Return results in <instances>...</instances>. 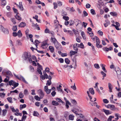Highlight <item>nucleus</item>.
Wrapping results in <instances>:
<instances>
[{
	"instance_id": "79ce46f5",
	"label": "nucleus",
	"mask_w": 121,
	"mask_h": 121,
	"mask_svg": "<svg viewBox=\"0 0 121 121\" xmlns=\"http://www.w3.org/2000/svg\"><path fill=\"white\" fill-rule=\"evenodd\" d=\"M35 45L36 46V47L37 48V46L38 45V44L39 43V42L38 40H36L35 41Z\"/></svg>"
},
{
	"instance_id": "6ab92c4d",
	"label": "nucleus",
	"mask_w": 121,
	"mask_h": 121,
	"mask_svg": "<svg viewBox=\"0 0 121 121\" xmlns=\"http://www.w3.org/2000/svg\"><path fill=\"white\" fill-rule=\"evenodd\" d=\"M105 22H106V23L104 24V26L105 27H106L110 24V22L108 20H106Z\"/></svg>"
},
{
	"instance_id": "a211bd4d",
	"label": "nucleus",
	"mask_w": 121,
	"mask_h": 121,
	"mask_svg": "<svg viewBox=\"0 0 121 121\" xmlns=\"http://www.w3.org/2000/svg\"><path fill=\"white\" fill-rule=\"evenodd\" d=\"M49 50L52 53H53L54 52V49L53 47L51 46H49Z\"/></svg>"
},
{
	"instance_id": "bf43d9fd",
	"label": "nucleus",
	"mask_w": 121,
	"mask_h": 121,
	"mask_svg": "<svg viewBox=\"0 0 121 121\" xmlns=\"http://www.w3.org/2000/svg\"><path fill=\"white\" fill-rule=\"evenodd\" d=\"M101 74L103 75V77L104 78L106 76V74L105 73H104L102 71L101 72Z\"/></svg>"
},
{
	"instance_id": "a18cd8bd",
	"label": "nucleus",
	"mask_w": 121,
	"mask_h": 121,
	"mask_svg": "<svg viewBox=\"0 0 121 121\" xmlns=\"http://www.w3.org/2000/svg\"><path fill=\"white\" fill-rule=\"evenodd\" d=\"M114 117L113 116H110L108 118L107 121H111L112 120V118Z\"/></svg>"
},
{
	"instance_id": "393cba45",
	"label": "nucleus",
	"mask_w": 121,
	"mask_h": 121,
	"mask_svg": "<svg viewBox=\"0 0 121 121\" xmlns=\"http://www.w3.org/2000/svg\"><path fill=\"white\" fill-rule=\"evenodd\" d=\"M7 99L8 101L10 103H12L13 102L12 101V99L11 97H9L7 98Z\"/></svg>"
},
{
	"instance_id": "2f4dec72",
	"label": "nucleus",
	"mask_w": 121,
	"mask_h": 121,
	"mask_svg": "<svg viewBox=\"0 0 121 121\" xmlns=\"http://www.w3.org/2000/svg\"><path fill=\"white\" fill-rule=\"evenodd\" d=\"M44 76L46 78V79L48 78L49 80H51L52 79V77L50 75L49 76V77H48V76L47 74H46V75H45Z\"/></svg>"
},
{
	"instance_id": "f3484780",
	"label": "nucleus",
	"mask_w": 121,
	"mask_h": 121,
	"mask_svg": "<svg viewBox=\"0 0 121 121\" xmlns=\"http://www.w3.org/2000/svg\"><path fill=\"white\" fill-rule=\"evenodd\" d=\"M81 35L83 39H86V37L84 32L83 31H82L81 32Z\"/></svg>"
},
{
	"instance_id": "58836bf2",
	"label": "nucleus",
	"mask_w": 121,
	"mask_h": 121,
	"mask_svg": "<svg viewBox=\"0 0 121 121\" xmlns=\"http://www.w3.org/2000/svg\"><path fill=\"white\" fill-rule=\"evenodd\" d=\"M91 13L93 15H95L96 14L95 11L93 9H91Z\"/></svg>"
},
{
	"instance_id": "1a4fd4ad",
	"label": "nucleus",
	"mask_w": 121,
	"mask_h": 121,
	"mask_svg": "<svg viewBox=\"0 0 121 121\" xmlns=\"http://www.w3.org/2000/svg\"><path fill=\"white\" fill-rule=\"evenodd\" d=\"M5 71L6 70H3L2 72V73H5ZM6 73L8 75H9L10 76H12L13 75L11 72L10 71H7L6 72Z\"/></svg>"
},
{
	"instance_id": "aec40b11",
	"label": "nucleus",
	"mask_w": 121,
	"mask_h": 121,
	"mask_svg": "<svg viewBox=\"0 0 121 121\" xmlns=\"http://www.w3.org/2000/svg\"><path fill=\"white\" fill-rule=\"evenodd\" d=\"M26 107V105L25 104L23 105H20V110H22L23 108H25Z\"/></svg>"
},
{
	"instance_id": "ea45409f",
	"label": "nucleus",
	"mask_w": 121,
	"mask_h": 121,
	"mask_svg": "<svg viewBox=\"0 0 121 121\" xmlns=\"http://www.w3.org/2000/svg\"><path fill=\"white\" fill-rule=\"evenodd\" d=\"M73 31L75 35H77V34H79L78 31L75 29H73Z\"/></svg>"
},
{
	"instance_id": "8fccbe9b",
	"label": "nucleus",
	"mask_w": 121,
	"mask_h": 121,
	"mask_svg": "<svg viewBox=\"0 0 121 121\" xmlns=\"http://www.w3.org/2000/svg\"><path fill=\"white\" fill-rule=\"evenodd\" d=\"M51 80H49V81L48 80L47 82L46 85L48 86H49L51 84Z\"/></svg>"
},
{
	"instance_id": "f257e3e1",
	"label": "nucleus",
	"mask_w": 121,
	"mask_h": 121,
	"mask_svg": "<svg viewBox=\"0 0 121 121\" xmlns=\"http://www.w3.org/2000/svg\"><path fill=\"white\" fill-rule=\"evenodd\" d=\"M22 57L24 60H28L30 63L32 62L31 56L30 55H28L27 52H24L22 55Z\"/></svg>"
},
{
	"instance_id": "3c124183",
	"label": "nucleus",
	"mask_w": 121,
	"mask_h": 121,
	"mask_svg": "<svg viewBox=\"0 0 121 121\" xmlns=\"http://www.w3.org/2000/svg\"><path fill=\"white\" fill-rule=\"evenodd\" d=\"M101 66H102V69L105 72H107V70H106L104 66H103V64H101L100 65Z\"/></svg>"
},
{
	"instance_id": "f03ea898",
	"label": "nucleus",
	"mask_w": 121,
	"mask_h": 121,
	"mask_svg": "<svg viewBox=\"0 0 121 121\" xmlns=\"http://www.w3.org/2000/svg\"><path fill=\"white\" fill-rule=\"evenodd\" d=\"M96 46L98 48H101L102 47V46L101 45H100V41L99 38L97 37H96Z\"/></svg>"
},
{
	"instance_id": "864d4df0",
	"label": "nucleus",
	"mask_w": 121,
	"mask_h": 121,
	"mask_svg": "<svg viewBox=\"0 0 121 121\" xmlns=\"http://www.w3.org/2000/svg\"><path fill=\"white\" fill-rule=\"evenodd\" d=\"M103 102L105 104H107L108 103V101L106 99H103Z\"/></svg>"
},
{
	"instance_id": "052dcab7",
	"label": "nucleus",
	"mask_w": 121,
	"mask_h": 121,
	"mask_svg": "<svg viewBox=\"0 0 121 121\" xmlns=\"http://www.w3.org/2000/svg\"><path fill=\"white\" fill-rule=\"evenodd\" d=\"M49 30L48 28L44 30V32L46 33H48L49 32Z\"/></svg>"
},
{
	"instance_id": "dca6fc26",
	"label": "nucleus",
	"mask_w": 121,
	"mask_h": 121,
	"mask_svg": "<svg viewBox=\"0 0 121 121\" xmlns=\"http://www.w3.org/2000/svg\"><path fill=\"white\" fill-rule=\"evenodd\" d=\"M74 116L73 114H70L69 116V119L70 120H74Z\"/></svg>"
},
{
	"instance_id": "f704fd0d",
	"label": "nucleus",
	"mask_w": 121,
	"mask_h": 121,
	"mask_svg": "<svg viewBox=\"0 0 121 121\" xmlns=\"http://www.w3.org/2000/svg\"><path fill=\"white\" fill-rule=\"evenodd\" d=\"M11 20L14 24H16V22L15 21V18H11Z\"/></svg>"
},
{
	"instance_id": "423d86ee",
	"label": "nucleus",
	"mask_w": 121,
	"mask_h": 121,
	"mask_svg": "<svg viewBox=\"0 0 121 121\" xmlns=\"http://www.w3.org/2000/svg\"><path fill=\"white\" fill-rule=\"evenodd\" d=\"M48 45L46 42H43L41 45V47L43 49H45L47 48L48 46Z\"/></svg>"
},
{
	"instance_id": "c03bdc74",
	"label": "nucleus",
	"mask_w": 121,
	"mask_h": 121,
	"mask_svg": "<svg viewBox=\"0 0 121 121\" xmlns=\"http://www.w3.org/2000/svg\"><path fill=\"white\" fill-rule=\"evenodd\" d=\"M67 13L64 11H63L62 13V15L63 16H67Z\"/></svg>"
},
{
	"instance_id": "49530a36",
	"label": "nucleus",
	"mask_w": 121,
	"mask_h": 121,
	"mask_svg": "<svg viewBox=\"0 0 121 121\" xmlns=\"http://www.w3.org/2000/svg\"><path fill=\"white\" fill-rule=\"evenodd\" d=\"M5 95V93L4 92L0 93V96L1 98H4Z\"/></svg>"
},
{
	"instance_id": "69168bd1",
	"label": "nucleus",
	"mask_w": 121,
	"mask_h": 121,
	"mask_svg": "<svg viewBox=\"0 0 121 121\" xmlns=\"http://www.w3.org/2000/svg\"><path fill=\"white\" fill-rule=\"evenodd\" d=\"M29 30L28 29H27L26 30V31H25V34L26 35V36H27V35H28L29 34Z\"/></svg>"
},
{
	"instance_id": "7ed1b4c3",
	"label": "nucleus",
	"mask_w": 121,
	"mask_h": 121,
	"mask_svg": "<svg viewBox=\"0 0 121 121\" xmlns=\"http://www.w3.org/2000/svg\"><path fill=\"white\" fill-rule=\"evenodd\" d=\"M38 93L40 96V97L42 99L44 96V94L42 90L41 89H39L38 91Z\"/></svg>"
},
{
	"instance_id": "cd10ccee",
	"label": "nucleus",
	"mask_w": 121,
	"mask_h": 121,
	"mask_svg": "<svg viewBox=\"0 0 121 121\" xmlns=\"http://www.w3.org/2000/svg\"><path fill=\"white\" fill-rule=\"evenodd\" d=\"M7 110L4 109L2 110V115L3 116H4L6 115L7 113Z\"/></svg>"
},
{
	"instance_id": "a878e982",
	"label": "nucleus",
	"mask_w": 121,
	"mask_h": 121,
	"mask_svg": "<svg viewBox=\"0 0 121 121\" xmlns=\"http://www.w3.org/2000/svg\"><path fill=\"white\" fill-rule=\"evenodd\" d=\"M115 70L118 76L121 75V71L120 69H118L117 70Z\"/></svg>"
},
{
	"instance_id": "7c9ffc66",
	"label": "nucleus",
	"mask_w": 121,
	"mask_h": 121,
	"mask_svg": "<svg viewBox=\"0 0 121 121\" xmlns=\"http://www.w3.org/2000/svg\"><path fill=\"white\" fill-rule=\"evenodd\" d=\"M35 99L39 101L40 100V99H41L40 97H39L38 95L35 96L34 97Z\"/></svg>"
},
{
	"instance_id": "72a5a7b5",
	"label": "nucleus",
	"mask_w": 121,
	"mask_h": 121,
	"mask_svg": "<svg viewBox=\"0 0 121 121\" xmlns=\"http://www.w3.org/2000/svg\"><path fill=\"white\" fill-rule=\"evenodd\" d=\"M17 27L16 26H13L12 30L14 31H16L17 30Z\"/></svg>"
},
{
	"instance_id": "412c9836",
	"label": "nucleus",
	"mask_w": 121,
	"mask_h": 121,
	"mask_svg": "<svg viewBox=\"0 0 121 121\" xmlns=\"http://www.w3.org/2000/svg\"><path fill=\"white\" fill-rule=\"evenodd\" d=\"M17 35L19 37H22V34L20 30H19L17 32Z\"/></svg>"
},
{
	"instance_id": "39448f33",
	"label": "nucleus",
	"mask_w": 121,
	"mask_h": 121,
	"mask_svg": "<svg viewBox=\"0 0 121 121\" xmlns=\"http://www.w3.org/2000/svg\"><path fill=\"white\" fill-rule=\"evenodd\" d=\"M2 30L3 32L5 34H8L9 33V31L6 28H4L3 27L1 26Z\"/></svg>"
},
{
	"instance_id": "5fc2aeb1",
	"label": "nucleus",
	"mask_w": 121,
	"mask_h": 121,
	"mask_svg": "<svg viewBox=\"0 0 121 121\" xmlns=\"http://www.w3.org/2000/svg\"><path fill=\"white\" fill-rule=\"evenodd\" d=\"M56 93V92L54 91L52 92L51 93V95L53 97H54L55 96Z\"/></svg>"
},
{
	"instance_id": "6e6d98bb",
	"label": "nucleus",
	"mask_w": 121,
	"mask_h": 121,
	"mask_svg": "<svg viewBox=\"0 0 121 121\" xmlns=\"http://www.w3.org/2000/svg\"><path fill=\"white\" fill-rule=\"evenodd\" d=\"M72 111L73 112V113H75V114H76L77 115H80L79 114H78V111H75L73 109H72Z\"/></svg>"
},
{
	"instance_id": "c756f323",
	"label": "nucleus",
	"mask_w": 121,
	"mask_h": 121,
	"mask_svg": "<svg viewBox=\"0 0 121 121\" xmlns=\"http://www.w3.org/2000/svg\"><path fill=\"white\" fill-rule=\"evenodd\" d=\"M89 91L91 94L93 95L94 94V91L92 88H90L89 89Z\"/></svg>"
},
{
	"instance_id": "b1692460",
	"label": "nucleus",
	"mask_w": 121,
	"mask_h": 121,
	"mask_svg": "<svg viewBox=\"0 0 121 121\" xmlns=\"http://www.w3.org/2000/svg\"><path fill=\"white\" fill-rule=\"evenodd\" d=\"M1 4L2 5H5L6 4L5 0H1Z\"/></svg>"
},
{
	"instance_id": "09e8293b",
	"label": "nucleus",
	"mask_w": 121,
	"mask_h": 121,
	"mask_svg": "<svg viewBox=\"0 0 121 121\" xmlns=\"http://www.w3.org/2000/svg\"><path fill=\"white\" fill-rule=\"evenodd\" d=\"M97 33L101 36H102L103 35V32L100 30L98 31Z\"/></svg>"
},
{
	"instance_id": "a19ab883",
	"label": "nucleus",
	"mask_w": 121,
	"mask_h": 121,
	"mask_svg": "<svg viewBox=\"0 0 121 121\" xmlns=\"http://www.w3.org/2000/svg\"><path fill=\"white\" fill-rule=\"evenodd\" d=\"M65 61L67 64H69L70 62L68 58H66L65 59Z\"/></svg>"
},
{
	"instance_id": "5701e85b",
	"label": "nucleus",
	"mask_w": 121,
	"mask_h": 121,
	"mask_svg": "<svg viewBox=\"0 0 121 121\" xmlns=\"http://www.w3.org/2000/svg\"><path fill=\"white\" fill-rule=\"evenodd\" d=\"M52 105L55 106H57L59 104L58 102L54 100H53L52 101Z\"/></svg>"
},
{
	"instance_id": "c85d7f7f",
	"label": "nucleus",
	"mask_w": 121,
	"mask_h": 121,
	"mask_svg": "<svg viewBox=\"0 0 121 121\" xmlns=\"http://www.w3.org/2000/svg\"><path fill=\"white\" fill-rule=\"evenodd\" d=\"M71 56L74 55L75 54L77 53V52L76 51H73L72 50L70 51V52Z\"/></svg>"
},
{
	"instance_id": "4d7b16f0",
	"label": "nucleus",
	"mask_w": 121,
	"mask_h": 121,
	"mask_svg": "<svg viewBox=\"0 0 121 121\" xmlns=\"http://www.w3.org/2000/svg\"><path fill=\"white\" fill-rule=\"evenodd\" d=\"M94 66L97 69H99V67L98 64H94Z\"/></svg>"
},
{
	"instance_id": "473e14b6",
	"label": "nucleus",
	"mask_w": 121,
	"mask_h": 121,
	"mask_svg": "<svg viewBox=\"0 0 121 121\" xmlns=\"http://www.w3.org/2000/svg\"><path fill=\"white\" fill-rule=\"evenodd\" d=\"M15 82L12 80H10L9 82V84L10 86H11L12 85L13 86V84Z\"/></svg>"
},
{
	"instance_id": "6e6552de",
	"label": "nucleus",
	"mask_w": 121,
	"mask_h": 121,
	"mask_svg": "<svg viewBox=\"0 0 121 121\" xmlns=\"http://www.w3.org/2000/svg\"><path fill=\"white\" fill-rule=\"evenodd\" d=\"M54 43L56 48L57 49H59L60 47H61L60 44L57 41Z\"/></svg>"
},
{
	"instance_id": "4c0bfd02",
	"label": "nucleus",
	"mask_w": 121,
	"mask_h": 121,
	"mask_svg": "<svg viewBox=\"0 0 121 121\" xmlns=\"http://www.w3.org/2000/svg\"><path fill=\"white\" fill-rule=\"evenodd\" d=\"M63 18L65 20L67 21L69 19V18L68 16H64L63 17Z\"/></svg>"
},
{
	"instance_id": "bb28decb",
	"label": "nucleus",
	"mask_w": 121,
	"mask_h": 121,
	"mask_svg": "<svg viewBox=\"0 0 121 121\" xmlns=\"http://www.w3.org/2000/svg\"><path fill=\"white\" fill-rule=\"evenodd\" d=\"M110 14L111 15L113 16H116L117 15V13L114 12H111L110 13Z\"/></svg>"
},
{
	"instance_id": "e2e57ef3",
	"label": "nucleus",
	"mask_w": 121,
	"mask_h": 121,
	"mask_svg": "<svg viewBox=\"0 0 121 121\" xmlns=\"http://www.w3.org/2000/svg\"><path fill=\"white\" fill-rule=\"evenodd\" d=\"M57 89L58 91L60 92H62V93H63L62 90V89H61L60 88L57 87Z\"/></svg>"
},
{
	"instance_id": "e433bc0d",
	"label": "nucleus",
	"mask_w": 121,
	"mask_h": 121,
	"mask_svg": "<svg viewBox=\"0 0 121 121\" xmlns=\"http://www.w3.org/2000/svg\"><path fill=\"white\" fill-rule=\"evenodd\" d=\"M51 39L52 40V41L53 42V43L57 41L55 38L51 37Z\"/></svg>"
},
{
	"instance_id": "680f3d73",
	"label": "nucleus",
	"mask_w": 121,
	"mask_h": 121,
	"mask_svg": "<svg viewBox=\"0 0 121 121\" xmlns=\"http://www.w3.org/2000/svg\"><path fill=\"white\" fill-rule=\"evenodd\" d=\"M80 108L78 107H77L76 108H74L73 109L75 111H79V108Z\"/></svg>"
},
{
	"instance_id": "2eb2a0df",
	"label": "nucleus",
	"mask_w": 121,
	"mask_h": 121,
	"mask_svg": "<svg viewBox=\"0 0 121 121\" xmlns=\"http://www.w3.org/2000/svg\"><path fill=\"white\" fill-rule=\"evenodd\" d=\"M19 80H22L24 82L26 83L27 84L28 83L25 80L24 78L21 75L20 76V78Z\"/></svg>"
},
{
	"instance_id": "9b49d317",
	"label": "nucleus",
	"mask_w": 121,
	"mask_h": 121,
	"mask_svg": "<svg viewBox=\"0 0 121 121\" xmlns=\"http://www.w3.org/2000/svg\"><path fill=\"white\" fill-rule=\"evenodd\" d=\"M108 87L109 89V91L110 92H112V90L113 89V86L110 83H108Z\"/></svg>"
},
{
	"instance_id": "0eeeda50",
	"label": "nucleus",
	"mask_w": 121,
	"mask_h": 121,
	"mask_svg": "<svg viewBox=\"0 0 121 121\" xmlns=\"http://www.w3.org/2000/svg\"><path fill=\"white\" fill-rule=\"evenodd\" d=\"M54 43L56 48L57 49H59L60 47H61L60 44L57 41Z\"/></svg>"
},
{
	"instance_id": "4468645a",
	"label": "nucleus",
	"mask_w": 121,
	"mask_h": 121,
	"mask_svg": "<svg viewBox=\"0 0 121 121\" xmlns=\"http://www.w3.org/2000/svg\"><path fill=\"white\" fill-rule=\"evenodd\" d=\"M19 7L20 10L22 11H23L24 10V8L22 4V2H20L19 3Z\"/></svg>"
},
{
	"instance_id": "603ef678",
	"label": "nucleus",
	"mask_w": 121,
	"mask_h": 121,
	"mask_svg": "<svg viewBox=\"0 0 121 121\" xmlns=\"http://www.w3.org/2000/svg\"><path fill=\"white\" fill-rule=\"evenodd\" d=\"M19 96L20 98H22L23 97L24 95L22 92H20L19 94Z\"/></svg>"
},
{
	"instance_id": "338daca9",
	"label": "nucleus",
	"mask_w": 121,
	"mask_h": 121,
	"mask_svg": "<svg viewBox=\"0 0 121 121\" xmlns=\"http://www.w3.org/2000/svg\"><path fill=\"white\" fill-rule=\"evenodd\" d=\"M86 7L87 9H88L90 8L91 6V5L89 4H87L86 5Z\"/></svg>"
},
{
	"instance_id": "f8f14e48",
	"label": "nucleus",
	"mask_w": 121,
	"mask_h": 121,
	"mask_svg": "<svg viewBox=\"0 0 121 121\" xmlns=\"http://www.w3.org/2000/svg\"><path fill=\"white\" fill-rule=\"evenodd\" d=\"M103 110L107 115H108L111 113V112H110L111 111L108 110H106L104 109H103Z\"/></svg>"
},
{
	"instance_id": "774afa93",
	"label": "nucleus",
	"mask_w": 121,
	"mask_h": 121,
	"mask_svg": "<svg viewBox=\"0 0 121 121\" xmlns=\"http://www.w3.org/2000/svg\"><path fill=\"white\" fill-rule=\"evenodd\" d=\"M58 60H59L60 62L61 63H63L64 62V60L62 58L58 59Z\"/></svg>"
},
{
	"instance_id": "4be33fe9",
	"label": "nucleus",
	"mask_w": 121,
	"mask_h": 121,
	"mask_svg": "<svg viewBox=\"0 0 121 121\" xmlns=\"http://www.w3.org/2000/svg\"><path fill=\"white\" fill-rule=\"evenodd\" d=\"M33 115L35 116L38 117L39 114V113L37 111H34L33 112Z\"/></svg>"
},
{
	"instance_id": "0e129e2a",
	"label": "nucleus",
	"mask_w": 121,
	"mask_h": 121,
	"mask_svg": "<svg viewBox=\"0 0 121 121\" xmlns=\"http://www.w3.org/2000/svg\"><path fill=\"white\" fill-rule=\"evenodd\" d=\"M71 88H72L74 90H76V87L75 86V84L74 83V85L73 86H71Z\"/></svg>"
},
{
	"instance_id": "20e7f679",
	"label": "nucleus",
	"mask_w": 121,
	"mask_h": 121,
	"mask_svg": "<svg viewBox=\"0 0 121 121\" xmlns=\"http://www.w3.org/2000/svg\"><path fill=\"white\" fill-rule=\"evenodd\" d=\"M105 107L107 108H110L112 110H113L116 108L114 105L110 104H108L107 105H106Z\"/></svg>"
},
{
	"instance_id": "c9c22d12",
	"label": "nucleus",
	"mask_w": 121,
	"mask_h": 121,
	"mask_svg": "<svg viewBox=\"0 0 121 121\" xmlns=\"http://www.w3.org/2000/svg\"><path fill=\"white\" fill-rule=\"evenodd\" d=\"M71 101L72 103L75 105H76L77 104L76 101L74 99H71Z\"/></svg>"
},
{
	"instance_id": "9d476101",
	"label": "nucleus",
	"mask_w": 121,
	"mask_h": 121,
	"mask_svg": "<svg viewBox=\"0 0 121 121\" xmlns=\"http://www.w3.org/2000/svg\"><path fill=\"white\" fill-rule=\"evenodd\" d=\"M16 18L18 20H21L22 18L20 17V15L19 14V13L16 14V15L15 16Z\"/></svg>"
},
{
	"instance_id": "37998d69",
	"label": "nucleus",
	"mask_w": 121,
	"mask_h": 121,
	"mask_svg": "<svg viewBox=\"0 0 121 121\" xmlns=\"http://www.w3.org/2000/svg\"><path fill=\"white\" fill-rule=\"evenodd\" d=\"M29 68L31 72H33L34 71V68L31 65L30 66Z\"/></svg>"
},
{
	"instance_id": "ddd939ff",
	"label": "nucleus",
	"mask_w": 121,
	"mask_h": 121,
	"mask_svg": "<svg viewBox=\"0 0 121 121\" xmlns=\"http://www.w3.org/2000/svg\"><path fill=\"white\" fill-rule=\"evenodd\" d=\"M26 25V24L24 22H21L19 25V26L21 27H24Z\"/></svg>"
},
{
	"instance_id": "13d9d810",
	"label": "nucleus",
	"mask_w": 121,
	"mask_h": 121,
	"mask_svg": "<svg viewBox=\"0 0 121 121\" xmlns=\"http://www.w3.org/2000/svg\"><path fill=\"white\" fill-rule=\"evenodd\" d=\"M37 71L39 74H40L41 75L42 74V73L41 69L39 68L37 69Z\"/></svg>"
},
{
	"instance_id": "de8ad7c7",
	"label": "nucleus",
	"mask_w": 121,
	"mask_h": 121,
	"mask_svg": "<svg viewBox=\"0 0 121 121\" xmlns=\"http://www.w3.org/2000/svg\"><path fill=\"white\" fill-rule=\"evenodd\" d=\"M68 9L71 12H73L75 11V10L74 9L73 7H72L71 8H68Z\"/></svg>"
}]
</instances>
